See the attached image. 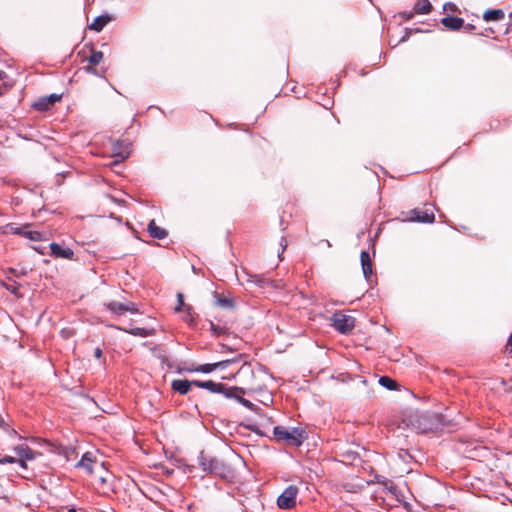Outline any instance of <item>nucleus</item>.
Masks as SVG:
<instances>
[{"label": "nucleus", "instance_id": "obj_10", "mask_svg": "<svg viewBox=\"0 0 512 512\" xmlns=\"http://www.w3.org/2000/svg\"><path fill=\"white\" fill-rule=\"evenodd\" d=\"M51 255L56 258L72 259L74 252L70 248H64L60 244L52 242L50 244Z\"/></svg>", "mask_w": 512, "mask_h": 512}, {"label": "nucleus", "instance_id": "obj_25", "mask_svg": "<svg viewBox=\"0 0 512 512\" xmlns=\"http://www.w3.org/2000/svg\"><path fill=\"white\" fill-rule=\"evenodd\" d=\"M103 60V52L101 51H93L91 55L88 57V62L95 66L98 65Z\"/></svg>", "mask_w": 512, "mask_h": 512}, {"label": "nucleus", "instance_id": "obj_14", "mask_svg": "<svg viewBox=\"0 0 512 512\" xmlns=\"http://www.w3.org/2000/svg\"><path fill=\"white\" fill-rule=\"evenodd\" d=\"M147 230H148L150 236L155 239H164L168 235L167 231L164 228L159 227L156 224L155 220H151L149 222Z\"/></svg>", "mask_w": 512, "mask_h": 512}, {"label": "nucleus", "instance_id": "obj_20", "mask_svg": "<svg viewBox=\"0 0 512 512\" xmlns=\"http://www.w3.org/2000/svg\"><path fill=\"white\" fill-rule=\"evenodd\" d=\"M19 459L32 460L34 458V452L25 445H19L14 448Z\"/></svg>", "mask_w": 512, "mask_h": 512}, {"label": "nucleus", "instance_id": "obj_37", "mask_svg": "<svg viewBox=\"0 0 512 512\" xmlns=\"http://www.w3.org/2000/svg\"><path fill=\"white\" fill-rule=\"evenodd\" d=\"M280 245L282 247V252H284L286 247H287V241H286V239L284 237L281 238Z\"/></svg>", "mask_w": 512, "mask_h": 512}, {"label": "nucleus", "instance_id": "obj_31", "mask_svg": "<svg viewBox=\"0 0 512 512\" xmlns=\"http://www.w3.org/2000/svg\"><path fill=\"white\" fill-rule=\"evenodd\" d=\"M125 312L138 313V308L133 302H127L124 303V313Z\"/></svg>", "mask_w": 512, "mask_h": 512}, {"label": "nucleus", "instance_id": "obj_35", "mask_svg": "<svg viewBox=\"0 0 512 512\" xmlns=\"http://www.w3.org/2000/svg\"><path fill=\"white\" fill-rule=\"evenodd\" d=\"M400 15L405 20H410L413 16V13L412 12H402Z\"/></svg>", "mask_w": 512, "mask_h": 512}, {"label": "nucleus", "instance_id": "obj_40", "mask_svg": "<svg viewBox=\"0 0 512 512\" xmlns=\"http://www.w3.org/2000/svg\"><path fill=\"white\" fill-rule=\"evenodd\" d=\"M447 6H449V9H451L452 11H454V10L456 9L455 4H452V3H447V4L445 5V7H447Z\"/></svg>", "mask_w": 512, "mask_h": 512}, {"label": "nucleus", "instance_id": "obj_1", "mask_svg": "<svg viewBox=\"0 0 512 512\" xmlns=\"http://www.w3.org/2000/svg\"><path fill=\"white\" fill-rule=\"evenodd\" d=\"M237 390H240L238 392H232L234 396L228 397L229 399H235L238 403H240L242 406L246 407L247 409L254 411L255 405L248 399L244 398L243 395L245 394H254V393H264L265 399L261 400L262 403L267 404L268 402H272L271 395L266 393L265 385L258 382H251L247 383L245 387H237Z\"/></svg>", "mask_w": 512, "mask_h": 512}, {"label": "nucleus", "instance_id": "obj_16", "mask_svg": "<svg viewBox=\"0 0 512 512\" xmlns=\"http://www.w3.org/2000/svg\"><path fill=\"white\" fill-rule=\"evenodd\" d=\"M177 300H178V305L176 306L175 308V311L179 312V311H186L187 312V316H186V321L189 323V324H192L193 322V317L191 315V306L189 305H186L184 303V296L182 293H178L177 294Z\"/></svg>", "mask_w": 512, "mask_h": 512}, {"label": "nucleus", "instance_id": "obj_19", "mask_svg": "<svg viewBox=\"0 0 512 512\" xmlns=\"http://www.w3.org/2000/svg\"><path fill=\"white\" fill-rule=\"evenodd\" d=\"M8 231H10L13 234L18 235H24L25 237L29 238L30 240H38L40 238V233L36 231H22L21 228H14L13 226L8 225L7 226Z\"/></svg>", "mask_w": 512, "mask_h": 512}, {"label": "nucleus", "instance_id": "obj_28", "mask_svg": "<svg viewBox=\"0 0 512 512\" xmlns=\"http://www.w3.org/2000/svg\"><path fill=\"white\" fill-rule=\"evenodd\" d=\"M128 332L134 336H140V337H147V336L151 335V333L147 329L139 328V327L133 328V329L129 330Z\"/></svg>", "mask_w": 512, "mask_h": 512}, {"label": "nucleus", "instance_id": "obj_42", "mask_svg": "<svg viewBox=\"0 0 512 512\" xmlns=\"http://www.w3.org/2000/svg\"><path fill=\"white\" fill-rule=\"evenodd\" d=\"M509 346H510V349H511V351H512V335H511V336H510V338H509Z\"/></svg>", "mask_w": 512, "mask_h": 512}, {"label": "nucleus", "instance_id": "obj_6", "mask_svg": "<svg viewBox=\"0 0 512 512\" xmlns=\"http://www.w3.org/2000/svg\"><path fill=\"white\" fill-rule=\"evenodd\" d=\"M332 325L338 332L348 334L355 327V318L341 312H336L332 316Z\"/></svg>", "mask_w": 512, "mask_h": 512}, {"label": "nucleus", "instance_id": "obj_13", "mask_svg": "<svg viewBox=\"0 0 512 512\" xmlns=\"http://www.w3.org/2000/svg\"><path fill=\"white\" fill-rule=\"evenodd\" d=\"M194 385L193 381L186 379H176L172 381L171 387L175 392L185 395L189 392L191 386Z\"/></svg>", "mask_w": 512, "mask_h": 512}, {"label": "nucleus", "instance_id": "obj_18", "mask_svg": "<svg viewBox=\"0 0 512 512\" xmlns=\"http://www.w3.org/2000/svg\"><path fill=\"white\" fill-rule=\"evenodd\" d=\"M110 21V17L107 15H101L96 17L93 22L89 25V28L94 31H101L105 25Z\"/></svg>", "mask_w": 512, "mask_h": 512}, {"label": "nucleus", "instance_id": "obj_36", "mask_svg": "<svg viewBox=\"0 0 512 512\" xmlns=\"http://www.w3.org/2000/svg\"><path fill=\"white\" fill-rule=\"evenodd\" d=\"M94 356L95 358L99 359L102 356V350L98 347L94 350Z\"/></svg>", "mask_w": 512, "mask_h": 512}, {"label": "nucleus", "instance_id": "obj_43", "mask_svg": "<svg viewBox=\"0 0 512 512\" xmlns=\"http://www.w3.org/2000/svg\"><path fill=\"white\" fill-rule=\"evenodd\" d=\"M69 512H76L75 509H71Z\"/></svg>", "mask_w": 512, "mask_h": 512}, {"label": "nucleus", "instance_id": "obj_26", "mask_svg": "<svg viewBox=\"0 0 512 512\" xmlns=\"http://www.w3.org/2000/svg\"><path fill=\"white\" fill-rule=\"evenodd\" d=\"M209 325H210V329H211L212 333L215 336L225 335L228 332V329L226 327L216 325L212 321H210Z\"/></svg>", "mask_w": 512, "mask_h": 512}, {"label": "nucleus", "instance_id": "obj_38", "mask_svg": "<svg viewBox=\"0 0 512 512\" xmlns=\"http://www.w3.org/2000/svg\"><path fill=\"white\" fill-rule=\"evenodd\" d=\"M463 27H464V29H465L466 31H471V30H473V29L475 28V27H474V25L469 24V23H468V24H466V25H464Z\"/></svg>", "mask_w": 512, "mask_h": 512}, {"label": "nucleus", "instance_id": "obj_32", "mask_svg": "<svg viewBox=\"0 0 512 512\" xmlns=\"http://www.w3.org/2000/svg\"><path fill=\"white\" fill-rule=\"evenodd\" d=\"M238 374L239 375H248V374H251V376L254 378V373H253V370L251 369L250 366H242L239 370H238Z\"/></svg>", "mask_w": 512, "mask_h": 512}, {"label": "nucleus", "instance_id": "obj_11", "mask_svg": "<svg viewBox=\"0 0 512 512\" xmlns=\"http://www.w3.org/2000/svg\"><path fill=\"white\" fill-rule=\"evenodd\" d=\"M97 464L96 457L91 452L83 454L81 460L77 463V467L85 469L89 474L93 473V465Z\"/></svg>", "mask_w": 512, "mask_h": 512}, {"label": "nucleus", "instance_id": "obj_34", "mask_svg": "<svg viewBox=\"0 0 512 512\" xmlns=\"http://www.w3.org/2000/svg\"><path fill=\"white\" fill-rule=\"evenodd\" d=\"M46 98L50 100V104L52 106L54 103H56L57 101H59L61 99V96L57 95V94H51L49 97H46Z\"/></svg>", "mask_w": 512, "mask_h": 512}, {"label": "nucleus", "instance_id": "obj_27", "mask_svg": "<svg viewBox=\"0 0 512 512\" xmlns=\"http://www.w3.org/2000/svg\"><path fill=\"white\" fill-rule=\"evenodd\" d=\"M216 303H217V305H219L221 307H226V308H231L234 305V302L232 299L225 298V297L222 298L219 296H217Z\"/></svg>", "mask_w": 512, "mask_h": 512}, {"label": "nucleus", "instance_id": "obj_21", "mask_svg": "<svg viewBox=\"0 0 512 512\" xmlns=\"http://www.w3.org/2000/svg\"><path fill=\"white\" fill-rule=\"evenodd\" d=\"M431 9L432 5L429 0H418L414 5V12L417 14H427Z\"/></svg>", "mask_w": 512, "mask_h": 512}, {"label": "nucleus", "instance_id": "obj_24", "mask_svg": "<svg viewBox=\"0 0 512 512\" xmlns=\"http://www.w3.org/2000/svg\"><path fill=\"white\" fill-rule=\"evenodd\" d=\"M33 107L39 111H46L51 107L50 100L47 99L46 97L42 98V99L38 100L37 102H35Z\"/></svg>", "mask_w": 512, "mask_h": 512}, {"label": "nucleus", "instance_id": "obj_8", "mask_svg": "<svg viewBox=\"0 0 512 512\" xmlns=\"http://www.w3.org/2000/svg\"><path fill=\"white\" fill-rule=\"evenodd\" d=\"M129 143L126 141L116 140L112 143V155L122 161L128 158L130 154Z\"/></svg>", "mask_w": 512, "mask_h": 512}, {"label": "nucleus", "instance_id": "obj_30", "mask_svg": "<svg viewBox=\"0 0 512 512\" xmlns=\"http://www.w3.org/2000/svg\"><path fill=\"white\" fill-rule=\"evenodd\" d=\"M5 288L12 294H14L16 296H20V294H19L20 285L18 283L5 284Z\"/></svg>", "mask_w": 512, "mask_h": 512}, {"label": "nucleus", "instance_id": "obj_9", "mask_svg": "<svg viewBox=\"0 0 512 512\" xmlns=\"http://www.w3.org/2000/svg\"><path fill=\"white\" fill-rule=\"evenodd\" d=\"M234 362H235L234 359H228V360H223V361H219V362H216V363L202 364V365L198 366L197 368H194L193 371L201 372V373H211L214 370H216L217 368L225 369L230 364H232Z\"/></svg>", "mask_w": 512, "mask_h": 512}, {"label": "nucleus", "instance_id": "obj_7", "mask_svg": "<svg viewBox=\"0 0 512 512\" xmlns=\"http://www.w3.org/2000/svg\"><path fill=\"white\" fill-rule=\"evenodd\" d=\"M298 491L299 490L295 485H289L286 487L277 499L278 507L285 510L294 508L296 505Z\"/></svg>", "mask_w": 512, "mask_h": 512}, {"label": "nucleus", "instance_id": "obj_29", "mask_svg": "<svg viewBox=\"0 0 512 512\" xmlns=\"http://www.w3.org/2000/svg\"><path fill=\"white\" fill-rule=\"evenodd\" d=\"M8 86V76L7 74L0 70V95L4 93L5 88Z\"/></svg>", "mask_w": 512, "mask_h": 512}, {"label": "nucleus", "instance_id": "obj_17", "mask_svg": "<svg viewBox=\"0 0 512 512\" xmlns=\"http://www.w3.org/2000/svg\"><path fill=\"white\" fill-rule=\"evenodd\" d=\"M505 13L501 9H489L484 12L483 19L487 22L490 21H499L504 19Z\"/></svg>", "mask_w": 512, "mask_h": 512}, {"label": "nucleus", "instance_id": "obj_15", "mask_svg": "<svg viewBox=\"0 0 512 512\" xmlns=\"http://www.w3.org/2000/svg\"><path fill=\"white\" fill-rule=\"evenodd\" d=\"M361 266L364 277L368 280L372 275V263L369 256V253L366 251H362L360 255Z\"/></svg>", "mask_w": 512, "mask_h": 512}, {"label": "nucleus", "instance_id": "obj_12", "mask_svg": "<svg viewBox=\"0 0 512 512\" xmlns=\"http://www.w3.org/2000/svg\"><path fill=\"white\" fill-rule=\"evenodd\" d=\"M441 24L449 30H459L464 26V20L456 16H446L441 19Z\"/></svg>", "mask_w": 512, "mask_h": 512}, {"label": "nucleus", "instance_id": "obj_39", "mask_svg": "<svg viewBox=\"0 0 512 512\" xmlns=\"http://www.w3.org/2000/svg\"><path fill=\"white\" fill-rule=\"evenodd\" d=\"M25 460L26 459H18L16 462H18L22 468H26Z\"/></svg>", "mask_w": 512, "mask_h": 512}, {"label": "nucleus", "instance_id": "obj_23", "mask_svg": "<svg viewBox=\"0 0 512 512\" xmlns=\"http://www.w3.org/2000/svg\"><path fill=\"white\" fill-rule=\"evenodd\" d=\"M106 307L114 314L122 315L124 313V303L112 301L106 304Z\"/></svg>", "mask_w": 512, "mask_h": 512}, {"label": "nucleus", "instance_id": "obj_22", "mask_svg": "<svg viewBox=\"0 0 512 512\" xmlns=\"http://www.w3.org/2000/svg\"><path fill=\"white\" fill-rule=\"evenodd\" d=\"M378 382L388 390H395L397 388V382L388 376L380 377Z\"/></svg>", "mask_w": 512, "mask_h": 512}, {"label": "nucleus", "instance_id": "obj_2", "mask_svg": "<svg viewBox=\"0 0 512 512\" xmlns=\"http://www.w3.org/2000/svg\"><path fill=\"white\" fill-rule=\"evenodd\" d=\"M198 464L203 471L226 478L230 473L228 466L221 460L205 454L203 451L198 457Z\"/></svg>", "mask_w": 512, "mask_h": 512}, {"label": "nucleus", "instance_id": "obj_3", "mask_svg": "<svg viewBox=\"0 0 512 512\" xmlns=\"http://www.w3.org/2000/svg\"><path fill=\"white\" fill-rule=\"evenodd\" d=\"M273 434L276 440L295 446H300L306 439L305 431L297 427L287 429L284 426H276L273 429Z\"/></svg>", "mask_w": 512, "mask_h": 512}, {"label": "nucleus", "instance_id": "obj_41", "mask_svg": "<svg viewBox=\"0 0 512 512\" xmlns=\"http://www.w3.org/2000/svg\"><path fill=\"white\" fill-rule=\"evenodd\" d=\"M86 70H87L88 72L95 73V69H94V68H92V67H87V68H86Z\"/></svg>", "mask_w": 512, "mask_h": 512}, {"label": "nucleus", "instance_id": "obj_33", "mask_svg": "<svg viewBox=\"0 0 512 512\" xmlns=\"http://www.w3.org/2000/svg\"><path fill=\"white\" fill-rule=\"evenodd\" d=\"M17 460L16 458L12 456H5L3 458H0V464H6V463H15Z\"/></svg>", "mask_w": 512, "mask_h": 512}, {"label": "nucleus", "instance_id": "obj_5", "mask_svg": "<svg viewBox=\"0 0 512 512\" xmlns=\"http://www.w3.org/2000/svg\"><path fill=\"white\" fill-rule=\"evenodd\" d=\"M408 220L421 223H433L435 221L434 206L425 204L421 208H414L408 212Z\"/></svg>", "mask_w": 512, "mask_h": 512}, {"label": "nucleus", "instance_id": "obj_4", "mask_svg": "<svg viewBox=\"0 0 512 512\" xmlns=\"http://www.w3.org/2000/svg\"><path fill=\"white\" fill-rule=\"evenodd\" d=\"M194 386H197L202 389H206L211 393H218L224 395L226 398L230 396H234L232 392H238L237 386H227L223 383L214 382L212 380L207 381H199L193 380Z\"/></svg>", "mask_w": 512, "mask_h": 512}]
</instances>
